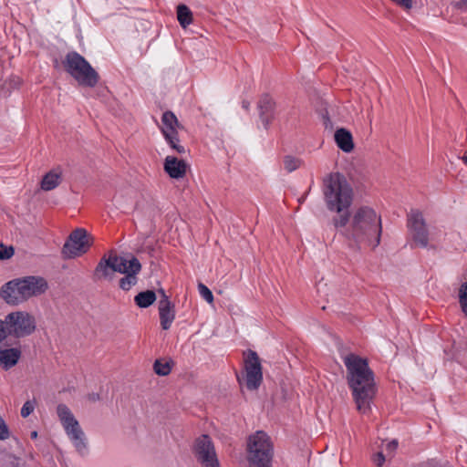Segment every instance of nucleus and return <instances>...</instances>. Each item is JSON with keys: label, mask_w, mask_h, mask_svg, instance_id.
I'll return each instance as SVG.
<instances>
[{"label": "nucleus", "mask_w": 467, "mask_h": 467, "mask_svg": "<svg viewBox=\"0 0 467 467\" xmlns=\"http://www.w3.org/2000/svg\"><path fill=\"white\" fill-rule=\"evenodd\" d=\"M335 228L345 227L344 235L358 245L373 249L379 245L382 234L381 216L369 206H360L351 213L345 212L332 220Z\"/></svg>", "instance_id": "f257e3e1"}, {"label": "nucleus", "mask_w": 467, "mask_h": 467, "mask_svg": "<svg viewBox=\"0 0 467 467\" xmlns=\"http://www.w3.org/2000/svg\"><path fill=\"white\" fill-rule=\"evenodd\" d=\"M347 368V381L352 391L357 410L363 414L370 410L376 392L374 373L368 360L356 354L349 353L343 358Z\"/></svg>", "instance_id": "f03ea898"}, {"label": "nucleus", "mask_w": 467, "mask_h": 467, "mask_svg": "<svg viewBox=\"0 0 467 467\" xmlns=\"http://www.w3.org/2000/svg\"><path fill=\"white\" fill-rule=\"evenodd\" d=\"M140 270L141 265L136 257L127 260L111 251L109 256L104 255L99 260L94 275L99 279L111 280L116 272L125 274L126 275L119 280V287L128 291L137 284L138 278L136 275Z\"/></svg>", "instance_id": "7ed1b4c3"}, {"label": "nucleus", "mask_w": 467, "mask_h": 467, "mask_svg": "<svg viewBox=\"0 0 467 467\" xmlns=\"http://www.w3.org/2000/svg\"><path fill=\"white\" fill-rule=\"evenodd\" d=\"M323 194L329 211L338 215L348 212L353 201V191L343 174L332 172L324 178Z\"/></svg>", "instance_id": "20e7f679"}, {"label": "nucleus", "mask_w": 467, "mask_h": 467, "mask_svg": "<svg viewBox=\"0 0 467 467\" xmlns=\"http://www.w3.org/2000/svg\"><path fill=\"white\" fill-rule=\"evenodd\" d=\"M47 289V283L43 277L30 275L7 282L0 294L7 304L18 305L32 296L42 295Z\"/></svg>", "instance_id": "39448f33"}, {"label": "nucleus", "mask_w": 467, "mask_h": 467, "mask_svg": "<svg viewBox=\"0 0 467 467\" xmlns=\"http://www.w3.org/2000/svg\"><path fill=\"white\" fill-rule=\"evenodd\" d=\"M246 451L250 467H272L274 446L265 431H257L248 437Z\"/></svg>", "instance_id": "423d86ee"}, {"label": "nucleus", "mask_w": 467, "mask_h": 467, "mask_svg": "<svg viewBox=\"0 0 467 467\" xmlns=\"http://www.w3.org/2000/svg\"><path fill=\"white\" fill-rule=\"evenodd\" d=\"M65 70L80 86L94 88L99 80V73L92 67L89 62L76 51L68 52L63 62Z\"/></svg>", "instance_id": "0eeeda50"}, {"label": "nucleus", "mask_w": 467, "mask_h": 467, "mask_svg": "<svg viewBox=\"0 0 467 467\" xmlns=\"http://www.w3.org/2000/svg\"><path fill=\"white\" fill-rule=\"evenodd\" d=\"M58 419L76 450L84 454L87 451V439L78 421L65 404H58L57 407Z\"/></svg>", "instance_id": "6e6552de"}, {"label": "nucleus", "mask_w": 467, "mask_h": 467, "mask_svg": "<svg viewBox=\"0 0 467 467\" xmlns=\"http://www.w3.org/2000/svg\"><path fill=\"white\" fill-rule=\"evenodd\" d=\"M93 244V237L84 228H77L68 235L62 248L67 259L76 258L88 252Z\"/></svg>", "instance_id": "1a4fd4ad"}, {"label": "nucleus", "mask_w": 467, "mask_h": 467, "mask_svg": "<svg viewBox=\"0 0 467 467\" xmlns=\"http://www.w3.org/2000/svg\"><path fill=\"white\" fill-rule=\"evenodd\" d=\"M245 386L249 390H256L263 381V371L257 353L249 349L244 358Z\"/></svg>", "instance_id": "9d476101"}, {"label": "nucleus", "mask_w": 467, "mask_h": 467, "mask_svg": "<svg viewBox=\"0 0 467 467\" xmlns=\"http://www.w3.org/2000/svg\"><path fill=\"white\" fill-rule=\"evenodd\" d=\"M408 227L413 242L420 247H427L429 244V231L420 211L417 209L410 210L408 213Z\"/></svg>", "instance_id": "9b49d317"}, {"label": "nucleus", "mask_w": 467, "mask_h": 467, "mask_svg": "<svg viewBox=\"0 0 467 467\" xmlns=\"http://www.w3.org/2000/svg\"><path fill=\"white\" fill-rule=\"evenodd\" d=\"M161 121L162 134L171 148L176 150V152L179 154H184L186 150L182 145L179 143L180 140L178 137L177 129L180 128V124L174 113L171 111L164 112L162 114Z\"/></svg>", "instance_id": "f8f14e48"}, {"label": "nucleus", "mask_w": 467, "mask_h": 467, "mask_svg": "<svg viewBox=\"0 0 467 467\" xmlns=\"http://www.w3.org/2000/svg\"><path fill=\"white\" fill-rule=\"evenodd\" d=\"M195 452L199 462L205 467H219L213 445L207 435H202L196 441Z\"/></svg>", "instance_id": "ddd939ff"}, {"label": "nucleus", "mask_w": 467, "mask_h": 467, "mask_svg": "<svg viewBox=\"0 0 467 467\" xmlns=\"http://www.w3.org/2000/svg\"><path fill=\"white\" fill-rule=\"evenodd\" d=\"M160 292L161 293V298L159 301L161 327L163 330H168L175 319L174 305L171 303L163 290Z\"/></svg>", "instance_id": "4468645a"}, {"label": "nucleus", "mask_w": 467, "mask_h": 467, "mask_svg": "<svg viewBox=\"0 0 467 467\" xmlns=\"http://www.w3.org/2000/svg\"><path fill=\"white\" fill-rule=\"evenodd\" d=\"M164 171L172 179H182L186 174L187 164L183 160L167 156L163 165Z\"/></svg>", "instance_id": "2eb2a0df"}, {"label": "nucleus", "mask_w": 467, "mask_h": 467, "mask_svg": "<svg viewBox=\"0 0 467 467\" xmlns=\"http://www.w3.org/2000/svg\"><path fill=\"white\" fill-rule=\"evenodd\" d=\"M275 102L269 95H263L258 102L260 119L264 126L267 128L273 119Z\"/></svg>", "instance_id": "dca6fc26"}, {"label": "nucleus", "mask_w": 467, "mask_h": 467, "mask_svg": "<svg viewBox=\"0 0 467 467\" xmlns=\"http://www.w3.org/2000/svg\"><path fill=\"white\" fill-rule=\"evenodd\" d=\"M20 356L21 351L18 348L0 349V365L7 370L17 364Z\"/></svg>", "instance_id": "f3484780"}, {"label": "nucleus", "mask_w": 467, "mask_h": 467, "mask_svg": "<svg viewBox=\"0 0 467 467\" xmlns=\"http://www.w3.org/2000/svg\"><path fill=\"white\" fill-rule=\"evenodd\" d=\"M335 141L337 147L345 152H350L354 149L352 134L346 129L340 128L335 132Z\"/></svg>", "instance_id": "a211bd4d"}, {"label": "nucleus", "mask_w": 467, "mask_h": 467, "mask_svg": "<svg viewBox=\"0 0 467 467\" xmlns=\"http://www.w3.org/2000/svg\"><path fill=\"white\" fill-rule=\"evenodd\" d=\"M61 182V173L55 171L47 172L41 181V189L44 191H52L57 188Z\"/></svg>", "instance_id": "6ab92c4d"}, {"label": "nucleus", "mask_w": 467, "mask_h": 467, "mask_svg": "<svg viewBox=\"0 0 467 467\" xmlns=\"http://www.w3.org/2000/svg\"><path fill=\"white\" fill-rule=\"evenodd\" d=\"M156 300V294L152 290H146L139 293L134 301L139 307L146 308L151 306Z\"/></svg>", "instance_id": "aec40b11"}, {"label": "nucleus", "mask_w": 467, "mask_h": 467, "mask_svg": "<svg viewBox=\"0 0 467 467\" xmlns=\"http://www.w3.org/2000/svg\"><path fill=\"white\" fill-rule=\"evenodd\" d=\"M177 18L180 25L186 28L192 22V13L187 5H179L177 6Z\"/></svg>", "instance_id": "412c9836"}, {"label": "nucleus", "mask_w": 467, "mask_h": 467, "mask_svg": "<svg viewBox=\"0 0 467 467\" xmlns=\"http://www.w3.org/2000/svg\"><path fill=\"white\" fill-rule=\"evenodd\" d=\"M171 364L172 362L156 359L153 364L154 372L159 376H167L171 371Z\"/></svg>", "instance_id": "4be33fe9"}, {"label": "nucleus", "mask_w": 467, "mask_h": 467, "mask_svg": "<svg viewBox=\"0 0 467 467\" xmlns=\"http://www.w3.org/2000/svg\"><path fill=\"white\" fill-rule=\"evenodd\" d=\"M458 296L461 309L467 317V282L461 285Z\"/></svg>", "instance_id": "5701e85b"}, {"label": "nucleus", "mask_w": 467, "mask_h": 467, "mask_svg": "<svg viewBox=\"0 0 467 467\" xmlns=\"http://www.w3.org/2000/svg\"><path fill=\"white\" fill-rule=\"evenodd\" d=\"M300 164V160L292 156H285L284 159V167L288 172L296 171L299 168Z\"/></svg>", "instance_id": "b1692460"}, {"label": "nucleus", "mask_w": 467, "mask_h": 467, "mask_svg": "<svg viewBox=\"0 0 467 467\" xmlns=\"http://www.w3.org/2000/svg\"><path fill=\"white\" fill-rule=\"evenodd\" d=\"M15 254V248L12 245L0 244V261L8 260Z\"/></svg>", "instance_id": "393cba45"}, {"label": "nucleus", "mask_w": 467, "mask_h": 467, "mask_svg": "<svg viewBox=\"0 0 467 467\" xmlns=\"http://www.w3.org/2000/svg\"><path fill=\"white\" fill-rule=\"evenodd\" d=\"M198 290L202 297L208 303L213 302V296L212 291L203 284L199 283Z\"/></svg>", "instance_id": "a878e982"}, {"label": "nucleus", "mask_w": 467, "mask_h": 467, "mask_svg": "<svg viewBox=\"0 0 467 467\" xmlns=\"http://www.w3.org/2000/svg\"><path fill=\"white\" fill-rule=\"evenodd\" d=\"M34 408V404L30 400L26 401L21 409V416L23 418L28 417L33 412Z\"/></svg>", "instance_id": "bb28decb"}, {"label": "nucleus", "mask_w": 467, "mask_h": 467, "mask_svg": "<svg viewBox=\"0 0 467 467\" xmlns=\"http://www.w3.org/2000/svg\"><path fill=\"white\" fill-rule=\"evenodd\" d=\"M10 436L9 430L5 420L0 417V441H5Z\"/></svg>", "instance_id": "cd10ccee"}, {"label": "nucleus", "mask_w": 467, "mask_h": 467, "mask_svg": "<svg viewBox=\"0 0 467 467\" xmlns=\"http://www.w3.org/2000/svg\"><path fill=\"white\" fill-rule=\"evenodd\" d=\"M425 467H451L447 462H441L436 460H430L426 462Z\"/></svg>", "instance_id": "c85d7f7f"}, {"label": "nucleus", "mask_w": 467, "mask_h": 467, "mask_svg": "<svg viewBox=\"0 0 467 467\" xmlns=\"http://www.w3.org/2000/svg\"><path fill=\"white\" fill-rule=\"evenodd\" d=\"M373 462L377 466L380 467L385 462V456L382 452H378L373 456Z\"/></svg>", "instance_id": "c756f323"}, {"label": "nucleus", "mask_w": 467, "mask_h": 467, "mask_svg": "<svg viewBox=\"0 0 467 467\" xmlns=\"http://www.w3.org/2000/svg\"><path fill=\"white\" fill-rule=\"evenodd\" d=\"M322 120H323V124H324V126H325V128H326V129H328V128H329L330 130L332 129V123H331L330 119H329V117L327 116V112H326V113H324V114H322Z\"/></svg>", "instance_id": "7c9ffc66"}, {"label": "nucleus", "mask_w": 467, "mask_h": 467, "mask_svg": "<svg viewBox=\"0 0 467 467\" xmlns=\"http://www.w3.org/2000/svg\"><path fill=\"white\" fill-rule=\"evenodd\" d=\"M454 6L461 10H467V0H459L454 4Z\"/></svg>", "instance_id": "2f4dec72"}, {"label": "nucleus", "mask_w": 467, "mask_h": 467, "mask_svg": "<svg viewBox=\"0 0 467 467\" xmlns=\"http://www.w3.org/2000/svg\"><path fill=\"white\" fill-rule=\"evenodd\" d=\"M398 447V441L393 440L389 442H388L386 449L389 451H394Z\"/></svg>", "instance_id": "473e14b6"}, {"label": "nucleus", "mask_w": 467, "mask_h": 467, "mask_svg": "<svg viewBox=\"0 0 467 467\" xmlns=\"http://www.w3.org/2000/svg\"><path fill=\"white\" fill-rule=\"evenodd\" d=\"M87 399L90 402H96L100 400V396L98 393H90L87 396Z\"/></svg>", "instance_id": "72a5a7b5"}, {"label": "nucleus", "mask_w": 467, "mask_h": 467, "mask_svg": "<svg viewBox=\"0 0 467 467\" xmlns=\"http://www.w3.org/2000/svg\"><path fill=\"white\" fill-rule=\"evenodd\" d=\"M242 107L243 109H244L245 110H248L249 108H250V102L248 100H243L242 101Z\"/></svg>", "instance_id": "f704fd0d"}, {"label": "nucleus", "mask_w": 467, "mask_h": 467, "mask_svg": "<svg viewBox=\"0 0 467 467\" xmlns=\"http://www.w3.org/2000/svg\"><path fill=\"white\" fill-rule=\"evenodd\" d=\"M462 160L464 162V164L467 165V152L464 153V155L462 157Z\"/></svg>", "instance_id": "c9c22d12"}, {"label": "nucleus", "mask_w": 467, "mask_h": 467, "mask_svg": "<svg viewBox=\"0 0 467 467\" xmlns=\"http://www.w3.org/2000/svg\"><path fill=\"white\" fill-rule=\"evenodd\" d=\"M36 436H37V432H36V431H33V432L31 433V437H32V438H36Z\"/></svg>", "instance_id": "e433bc0d"}, {"label": "nucleus", "mask_w": 467, "mask_h": 467, "mask_svg": "<svg viewBox=\"0 0 467 467\" xmlns=\"http://www.w3.org/2000/svg\"><path fill=\"white\" fill-rule=\"evenodd\" d=\"M305 199H306V196H302V197L298 200V202L301 203V202H303L305 201Z\"/></svg>", "instance_id": "4c0bfd02"}]
</instances>
